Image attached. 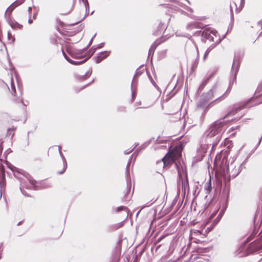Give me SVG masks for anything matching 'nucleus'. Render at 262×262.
<instances>
[{
    "mask_svg": "<svg viewBox=\"0 0 262 262\" xmlns=\"http://www.w3.org/2000/svg\"><path fill=\"white\" fill-rule=\"evenodd\" d=\"M61 51L62 52V54L64 56V57H65V58L70 63H72V64H74V62L72 60H71L70 58H69L68 56L67 55V54L65 53L64 51L61 49Z\"/></svg>",
    "mask_w": 262,
    "mask_h": 262,
    "instance_id": "nucleus-18",
    "label": "nucleus"
},
{
    "mask_svg": "<svg viewBox=\"0 0 262 262\" xmlns=\"http://www.w3.org/2000/svg\"><path fill=\"white\" fill-rule=\"evenodd\" d=\"M252 235H250V236H249V237L248 238V241H250L251 239H252Z\"/></svg>",
    "mask_w": 262,
    "mask_h": 262,
    "instance_id": "nucleus-23",
    "label": "nucleus"
},
{
    "mask_svg": "<svg viewBox=\"0 0 262 262\" xmlns=\"http://www.w3.org/2000/svg\"><path fill=\"white\" fill-rule=\"evenodd\" d=\"M206 185H207V188H206V189L209 191H210L211 190V188H212V187H211V178H210L209 181L208 182H207L206 183Z\"/></svg>",
    "mask_w": 262,
    "mask_h": 262,
    "instance_id": "nucleus-17",
    "label": "nucleus"
},
{
    "mask_svg": "<svg viewBox=\"0 0 262 262\" xmlns=\"http://www.w3.org/2000/svg\"><path fill=\"white\" fill-rule=\"evenodd\" d=\"M11 27L14 29H21L23 27V25L18 24L17 23H10Z\"/></svg>",
    "mask_w": 262,
    "mask_h": 262,
    "instance_id": "nucleus-14",
    "label": "nucleus"
},
{
    "mask_svg": "<svg viewBox=\"0 0 262 262\" xmlns=\"http://www.w3.org/2000/svg\"><path fill=\"white\" fill-rule=\"evenodd\" d=\"M11 89L12 91V94L13 95V98L12 99V101L18 104L23 103V101L22 98L20 96H17L16 95V92L12 80L11 81Z\"/></svg>",
    "mask_w": 262,
    "mask_h": 262,
    "instance_id": "nucleus-7",
    "label": "nucleus"
},
{
    "mask_svg": "<svg viewBox=\"0 0 262 262\" xmlns=\"http://www.w3.org/2000/svg\"><path fill=\"white\" fill-rule=\"evenodd\" d=\"M26 0H16L12 4L13 6L15 7L23 4Z\"/></svg>",
    "mask_w": 262,
    "mask_h": 262,
    "instance_id": "nucleus-15",
    "label": "nucleus"
},
{
    "mask_svg": "<svg viewBox=\"0 0 262 262\" xmlns=\"http://www.w3.org/2000/svg\"><path fill=\"white\" fill-rule=\"evenodd\" d=\"M20 224H21V222H19V223L17 224V225H20Z\"/></svg>",
    "mask_w": 262,
    "mask_h": 262,
    "instance_id": "nucleus-29",
    "label": "nucleus"
},
{
    "mask_svg": "<svg viewBox=\"0 0 262 262\" xmlns=\"http://www.w3.org/2000/svg\"><path fill=\"white\" fill-rule=\"evenodd\" d=\"M245 0H232L230 4V10L231 14H233L234 10L236 13H239L244 8Z\"/></svg>",
    "mask_w": 262,
    "mask_h": 262,
    "instance_id": "nucleus-4",
    "label": "nucleus"
},
{
    "mask_svg": "<svg viewBox=\"0 0 262 262\" xmlns=\"http://www.w3.org/2000/svg\"><path fill=\"white\" fill-rule=\"evenodd\" d=\"M215 72H212L207 78V79L205 80V83H207L214 75Z\"/></svg>",
    "mask_w": 262,
    "mask_h": 262,
    "instance_id": "nucleus-21",
    "label": "nucleus"
},
{
    "mask_svg": "<svg viewBox=\"0 0 262 262\" xmlns=\"http://www.w3.org/2000/svg\"><path fill=\"white\" fill-rule=\"evenodd\" d=\"M8 38L9 40H11L13 41L14 40V37L12 35L11 33L9 32H8Z\"/></svg>",
    "mask_w": 262,
    "mask_h": 262,
    "instance_id": "nucleus-22",
    "label": "nucleus"
},
{
    "mask_svg": "<svg viewBox=\"0 0 262 262\" xmlns=\"http://www.w3.org/2000/svg\"><path fill=\"white\" fill-rule=\"evenodd\" d=\"M3 150V147L1 146H0V150Z\"/></svg>",
    "mask_w": 262,
    "mask_h": 262,
    "instance_id": "nucleus-28",
    "label": "nucleus"
},
{
    "mask_svg": "<svg viewBox=\"0 0 262 262\" xmlns=\"http://www.w3.org/2000/svg\"><path fill=\"white\" fill-rule=\"evenodd\" d=\"M110 55V52L105 51L100 53L96 58V61L97 63H100L103 59L108 57Z\"/></svg>",
    "mask_w": 262,
    "mask_h": 262,
    "instance_id": "nucleus-9",
    "label": "nucleus"
},
{
    "mask_svg": "<svg viewBox=\"0 0 262 262\" xmlns=\"http://www.w3.org/2000/svg\"><path fill=\"white\" fill-rule=\"evenodd\" d=\"M230 114H231V112L229 113L228 114V115H227L226 116L224 117L223 118V119H225L226 117H227V116H228V115H229Z\"/></svg>",
    "mask_w": 262,
    "mask_h": 262,
    "instance_id": "nucleus-24",
    "label": "nucleus"
},
{
    "mask_svg": "<svg viewBox=\"0 0 262 262\" xmlns=\"http://www.w3.org/2000/svg\"><path fill=\"white\" fill-rule=\"evenodd\" d=\"M215 47V45H212L211 46H210L207 49V50L206 51L204 55V56H203V60L205 61L206 60V59L208 57V56L209 55V54L210 53V52L214 48V47Z\"/></svg>",
    "mask_w": 262,
    "mask_h": 262,
    "instance_id": "nucleus-13",
    "label": "nucleus"
},
{
    "mask_svg": "<svg viewBox=\"0 0 262 262\" xmlns=\"http://www.w3.org/2000/svg\"><path fill=\"white\" fill-rule=\"evenodd\" d=\"M249 251L253 252L262 249V241H255L251 243L249 246Z\"/></svg>",
    "mask_w": 262,
    "mask_h": 262,
    "instance_id": "nucleus-5",
    "label": "nucleus"
},
{
    "mask_svg": "<svg viewBox=\"0 0 262 262\" xmlns=\"http://www.w3.org/2000/svg\"><path fill=\"white\" fill-rule=\"evenodd\" d=\"M29 23L30 24H31V23H32V20H29Z\"/></svg>",
    "mask_w": 262,
    "mask_h": 262,
    "instance_id": "nucleus-27",
    "label": "nucleus"
},
{
    "mask_svg": "<svg viewBox=\"0 0 262 262\" xmlns=\"http://www.w3.org/2000/svg\"><path fill=\"white\" fill-rule=\"evenodd\" d=\"M209 251V248H205L204 249L203 248H198V251L199 253H202V252H208Z\"/></svg>",
    "mask_w": 262,
    "mask_h": 262,
    "instance_id": "nucleus-19",
    "label": "nucleus"
},
{
    "mask_svg": "<svg viewBox=\"0 0 262 262\" xmlns=\"http://www.w3.org/2000/svg\"><path fill=\"white\" fill-rule=\"evenodd\" d=\"M122 223H121V224H120L119 226L117 228H118L119 227H122Z\"/></svg>",
    "mask_w": 262,
    "mask_h": 262,
    "instance_id": "nucleus-26",
    "label": "nucleus"
},
{
    "mask_svg": "<svg viewBox=\"0 0 262 262\" xmlns=\"http://www.w3.org/2000/svg\"><path fill=\"white\" fill-rule=\"evenodd\" d=\"M215 47V45H212L211 46H210L207 49V50L206 51L204 55V56H203V60L205 61L206 60V59L208 57V56L209 55V54L210 53V52L214 48V47Z\"/></svg>",
    "mask_w": 262,
    "mask_h": 262,
    "instance_id": "nucleus-12",
    "label": "nucleus"
},
{
    "mask_svg": "<svg viewBox=\"0 0 262 262\" xmlns=\"http://www.w3.org/2000/svg\"><path fill=\"white\" fill-rule=\"evenodd\" d=\"M127 209V208L126 207L124 206H121L118 207L117 208V211L119 212L122 210H126Z\"/></svg>",
    "mask_w": 262,
    "mask_h": 262,
    "instance_id": "nucleus-20",
    "label": "nucleus"
},
{
    "mask_svg": "<svg viewBox=\"0 0 262 262\" xmlns=\"http://www.w3.org/2000/svg\"><path fill=\"white\" fill-rule=\"evenodd\" d=\"M208 101V99L202 97L198 103V107L200 108H204L207 104Z\"/></svg>",
    "mask_w": 262,
    "mask_h": 262,
    "instance_id": "nucleus-10",
    "label": "nucleus"
},
{
    "mask_svg": "<svg viewBox=\"0 0 262 262\" xmlns=\"http://www.w3.org/2000/svg\"><path fill=\"white\" fill-rule=\"evenodd\" d=\"M202 36L209 41H212L216 43L220 41V37L217 31L215 30H210L209 29L205 30L202 33Z\"/></svg>",
    "mask_w": 262,
    "mask_h": 262,
    "instance_id": "nucleus-3",
    "label": "nucleus"
},
{
    "mask_svg": "<svg viewBox=\"0 0 262 262\" xmlns=\"http://www.w3.org/2000/svg\"><path fill=\"white\" fill-rule=\"evenodd\" d=\"M16 129H17V127L14 126L13 125L10 127H9L7 129L6 136L11 137V138H12L15 134V132L16 131Z\"/></svg>",
    "mask_w": 262,
    "mask_h": 262,
    "instance_id": "nucleus-11",
    "label": "nucleus"
},
{
    "mask_svg": "<svg viewBox=\"0 0 262 262\" xmlns=\"http://www.w3.org/2000/svg\"><path fill=\"white\" fill-rule=\"evenodd\" d=\"M183 149V145L182 143H180L173 148L170 147L168 152L161 161H157V164H161L162 162L163 168L170 166L176 160L181 158Z\"/></svg>",
    "mask_w": 262,
    "mask_h": 262,
    "instance_id": "nucleus-1",
    "label": "nucleus"
},
{
    "mask_svg": "<svg viewBox=\"0 0 262 262\" xmlns=\"http://www.w3.org/2000/svg\"><path fill=\"white\" fill-rule=\"evenodd\" d=\"M133 98H134V97H135V92H133Z\"/></svg>",
    "mask_w": 262,
    "mask_h": 262,
    "instance_id": "nucleus-25",
    "label": "nucleus"
},
{
    "mask_svg": "<svg viewBox=\"0 0 262 262\" xmlns=\"http://www.w3.org/2000/svg\"><path fill=\"white\" fill-rule=\"evenodd\" d=\"M2 160H0V179H1V186H4L6 185L5 167L2 163Z\"/></svg>",
    "mask_w": 262,
    "mask_h": 262,
    "instance_id": "nucleus-8",
    "label": "nucleus"
},
{
    "mask_svg": "<svg viewBox=\"0 0 262 262\" xmlns=\"http://www.w3.org/2000/svg\"><path fill=\"white\" fill-rule=\"evenodd\" d=\"M67 167V164L66 161L62 160L59 161L55 166V169L56 172L58 174L64 173Z\"/></svg>",
    "mask_w": 262,
    "mask_h": 262,
    "instance_id": "nucleus-6",
    "label": "nucleus"
},
{
    "mask_svg": "<svg viewBox=\"0 0 262 262\" xmlns=\"http://www.w3.org/2000/svg\"><path fill=\"white\" fill-rule=\"evenodd\" d=\"M62 11L63 12V14H69L70 13H71L72 11V9H73V6L72 5H71L69 8L64 11V6H63L62 8Z\"/></svg>",
    "mask_w": 262,
    "mask_h": 262,
    "instance_id": "nucleus-16",
    "label": "nucleus"
},
{
    "mask_svg": "<svg viewBox=\"0 0 262 262\" xmlns=\"http://www.w3.org/2000/svg\"><path fill=\"white\" fill-rule=\"evenodd\" d=\"M225 125V122L221 121V120H217L214 122L209 128L207 136L209 137H213L217 135L221 132L223 127Z\"/></svg>",
    "mask_w": 262,
    "mask_h": 262,
    "instance_id": "nucleus-2",
    "label": "nucleus"
}]
</instances>
